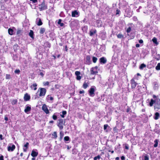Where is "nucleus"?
Segmentation results:
<instances>
[{"label":"nucleus","instance_id":"nucleus-1","mask_svg":"<svg viewBox=\"0 0 160 160\" xmlns=\"http://www.w3.org/2000/svg\"><path fill=\"white\" fill-rule=\"evenodd\" d=\"M38 8L40 11L46 10L48 9L47 5L46 4L45 1H43L39 5Z\"/></svg>","mask_w":160,"mask_h":160},{"label":"nucleus","instance_id":"nucleus-2","mask_svg":"<svg viewBox=\"0 0 160 160\" xmlns=\"http://www.w3.org/2000/svg\"><path fill=\"white\" fill-rule=\"evenodd\" d=\"M40 91L39 96L40 97L44 96L46 92V90L45 88H39L38 90V91Z\"/></svg>","mask_w":160,"mask_h":160},{"label":"nucleus","instance_id":"nucleus-3","mask_svg":"<svg viewBox=\"0 0 160 160\" xmlns=\"http://www.w3.org/2000/svg\"><path fill=\"white\" fill-rule=\"evenodd\" d=\"M64 123L65 122H64L63 119H61L59 120V122L58 123V126L59 127L60 129L62 130L63 129V125L64 124Z\"/></svg>","mask_w":160,"mask_h":160},{"label":"nucleus","instance_id":"nucleus-4","mask_svg":"<svg viewBox=\"0 0 160 160\" xmlns=\"http://www.w3.org/2000/svg\"><path fill=\"white\" fill-rule=\"evenodd\" d=\"M88 91L90 96L93 97L94 96L95 88L94 87H92Z\"/></svg>","mask_w":160,"mask_h":160},{"label":"nucleus","instance_id":"nucleus-5","mask_svg":"<svg viewBox=\"0 0 160 160\" xmlns=\"http://www.w3.org/2000/svg\"><path fill=\"white\" fill-rule=\"evenodd\" d=\"M79 15V13L77 10L72 11V16L73 17H78Z\"/></svg>","mask_w":160,"mask_h":160},{"label":"nucleus","instance_id":"nucleus-6","mask_svg":"<svg viewBox=\"0 0 160 160\" xmlns=\"http://www.w3.org/2000/svg\"><path fill=\"white\" fill-rule=\"evenodd\" d=\"M42 110L46 113L49 114V112L47 106L45 104L43 105L42 107Z\"/></svg>","mask_w":160,"mask_h":160},{"label":"nucleus","instance_id":"nucleus-7","mask_svg":"<svg viewBox=\"0 0 160 160\" xmlns=\"http://www.w3.org/2000/svg\"><path fill=\"white\" fill-rule=\"evenodd\" d=\"M79 22L77 20H74L71 22V26L72 27L77 26L78 25Z\"/></svg>","mask_w":160,"mask_h":160},{"label":"nucleus","instance_id":"nucleus-8","mask_svg":"<svg viewBox=\"0 0 160 160\" xmlns=\"http://www.w3.org/2000/svg\"><path fill=\"white\" fill-rule=\"evenodd\" d=\"M100 62L101 64H104L107 62V59L104 57H102L99 59Z\"/></svg>","mask_w":160,"mask_h":160},{"label":"nucleus","instance_id":"nucleus-9","mask_svg":"<svg viewBox=\"0 0 160 160\" xmlns=\"http://www.w3.org/2000/svg\"><path fill=\"white\" fill-rule=\"evenodd\" d=\"M30 99V96L28 93H26L24 97V99L25 101H29Z\"/></svg>","mask_w":160,"mask_h":160},{"label":"nucleus","instance_id":"nucleus-10","mask_svg":"<svg viewBox=\"0 0 160 160\" xmlns=\"http://www.w3.org/2000/svg\"><path fill=\"white\" fill-rule=\"evenodd\" d=\"M15 148V146L12 145V146H9L8 148V151H13Z\"/></svg>","mask_w":160,"mask_h":160},{"label":"nucleus","instance_id":"nucleus-11","mask_svg":"<svg viewBox=\"0 0 160 160\" xmlns=\"http://www.w3.org/2000/svg\"><path fill=\"white\" fill-rule=\"evenodd\" d=\"M86 64H90L91 63V58L90 56H87L86 57Z\"/></svg>","mask_w":160,"mask_h":160},{"label":"nucleus","instance_id":"nucleus-12","mask_svg":"<svg viewBox=\"0 0 160 160\" xmlns=\"http://www.w3.org/2000/svg\"><path fill=\"white\" fill-rule=\"evenodd\" d=\"M29 144V143L27 142L24 145L23 148V151L24 152H26L27 151V149L28 148Z\"/></svg>","mask_w":160,"mask_h":160},{"label":"nucleus","instance_id":"nucleus-13","mask_svg":"<svg viewBox=\"0 0 160 160\" xmlns=\"http://www.w3.org/2000/svg\"><path fill=\"white\" fill-rule=\"evenodd\" d=\"M131 87L132 88H135L137 84V83L133 79L131 80Z\"/></svg>","mask_w":160,"mask_h":160},{"label":"nucleus","instance_id":"nucleus-14","mask_svg":"<svg viewBox=\"0 0 160 160\" xmlns=\"http://www.w3.org/2000/svg\"><path fill=\"white\" fill-rule=\"evenodd\" d=\"M36 23L38 26H41L42 25V23L41 19L40 18H37L36 20Z\"/></svg>","mask_w":160,"mask_h":160},{"label":"nucleus","instance_id":"nucleus-15","mask_svg":"<svg viewBox=\"0 0 160 160\" xmlns=\"http://www.w3.org/2000/svg\"><path fill=\"white\" fill-rule=\"evenodd\" d=\"M91 74V75H95L98 73L97 70L94 69L93 68H91L90 70Z\"/></svg>","mask_w":160,"mask_h":160},{"label":"nucleus","instance_id":"nucleus-16","mask_svg":"<svg viewBox=\"0 0 160 160\" xmlns=\"http://www.w3.org/2000/svg\"><path fill=\"white\" fill-rule=\"evenodd\" d=\"M31 110V107L30 106L27 105L24 109V112H25L27 113L28 112L30 111Z\"/></svg>","mask_w":160,"mask_h":160},{"label":"nucleus","instance_id":"nucleus-17","mask_svg":"<svg viewBox=\"0 0 160 160\" xmlns=\"http://www.w3.org/2000/svg\"><path fill=\"white\" fill-rule=\"evenodd\" d=\"M37 84L36 83H34L31 86L30 88L31 89L36 90L37 89Z\"/></svg>","mask_w":160,"mask_h":160},{"label":"nucleus","instance_id":"nucleus-18","mask_svg":"<svg viewBox=\"0 0 160 160\" xmlns=\"http://www.w3.org/2000/svg\"><path fill=\"white\" fill-rule=\"evenodd\" d=\"M97 31L95 29H91L89 32V34L91 36H92L93 35L96 33Z\"/></svg>","mask_w":160,"mask_h":160},{"label":"nucleus","instance_id":"nucleus-19","mask_svg":"<svg viewBox=\"0 0 160 160\" xmlns=\"http://www.w3.org/2000/svg\"><path fill=\"white\" fill-rule=\"evenodd\" d=\"M38 155V152H35L34 150H32L31 154V156L33 157H36Z\"/></svg>","mask_w":160,"mask_h":160},{"label":"nucleus","instance_id":"nucleus-20","mask_svg":"<svg viewBox=\"0 0 160 160\" xmlns=\"http://www.w3.org/2000/svg\"><path fill=\"white\" fill-rule=\"evenodd\" d=\"M96 22L97 27H100L102 26V23L101 21L100 20H97Z\"/></svg>","mask_w":160,"mask_h":160},{"label":"nucleus","instance_id":"nucleus-21","mask_svg":"<svg viewBox=\"0 0 160 160\" xmlns=\"http://www.w3.org/2000/svg\"><path fill=\"white\" fill-rule=\"evenodd\" d=\"M155 104L156 105L160 106V99L159 98H157L155 100Z\"/></svg>","mask_w":160,"mask_h":160},{"label":"nucleus","instance_id":"nucleus-22","mask_svg":"<svg viewBox=\"0 0 160 160\" xmlns=\"http://www.w3.org/2000/svg\"><path fill=\"white\" fill-rule=\"evenodd\" d=\"M64 140L66 143H68V142H66L67 141L70 142V139L69 137L68 136L65 137L64 138Z\"/></svg>","mask_w":160,"mask_h":160},{"label":"nucleus","instance_id":"nucleus-23","mask_svg":"<svg viewBox=\"0 0 160 160\" xmlns=\"http://www.w3.org/2000/svg\"><path fill=\"white\" fill-rule=\"evenodd\" d=\"M159 117V114L158 112H157L155 114V116L154 117V118L155 120H157L158 119Z\"/></svg>","mask_w":160,"mask_h":160},{"label":"nucleus","instance_id":"nucleus-24","mask_svg":"<svg viewBox=\"0 0 160 160\" xmlns=\"http://www.w3.org/2000/svg\"><path fill=\"white\" fill-rule=\"evenodd\" d=\"M155 100H153L152 99H151L150 100V102L149 103L150 106L152 107L153 106V104L155 103Z\"/></svg>","mask_w":160,"mask_h":160},{"label":"nucleus","instance_id":"nucleus-25","mask_svg":"<svg viewBox=\"0 0 160 160\" xmlns=\"http://www.w3.org/2000/svg\"><path fill=\"white\" fill-rule=\"evenodd\" d=\"M52 136L53 138L56 139L58 137L57 132H54L52 134Z\"/></svg>","mask_w":160,"mask_h":160},{"label":"nucleus","instance_id":"nucleus-26","mask_svg":"<svg viewBox=\"0 0 160 160\" xmlns=\"http://www.w3.org/2000/svg\"><path fill=\"white\" fill-rule=\"evenodd\" d=\"M158 84L157 82H155L154 86L153 87V88L155 90H157L158 89Z\"/></svg>","mask_w":160,"mask_h":160},{"label":"nucleus","instance_id":"nucleus-27","mask_svg":"<svg viewBox=\"0 0 160 160\" xmlns=\"http://www.w3.org/2000/svg\"><path fill=\"white\" fill-rule=\"evenodd\" d=\"M62 20L59 19L58 22V24L60 25L61 27H63L64 25V24L63 23H61Z\"/></svg>","mask_w":160,"mask_h":160},{"label":"nucleus","instance_id":"nucleus-28","mask_svg":"<svg viewBox=\"0 0 160 160\" xmlns=\"http://www.w3.org/2000/svg\"><path fill=\"white\" fill-rule=\"evenodd\" d=\"M13 30L10 28L8 29V33L10 35H12L13 34Z\"/></svg>","mask_w":160,"mask_h":160},{"label":"nucleus","instance_id":"nucleus-29","mask_svg":"<svg viewBox=\"0 0 160 160\" xmlns=\"http://www.w3.org/2000/svg\"><path fill=\"white\" fill-rule=\"evenodd\" d=\"M146 67V65L144 63L142 64L139 67V69H142Z\"/></svg>","mask_w":160,"mask_h":160},{"label":"nucleus","instance_id":"nucleus-30","mask_svg":"<svg viewBox=\"0 0 160 160\" xmlns=\"http://www.w3.org/2000/svg\"><path fill=\"white\" fill-rule=\"evenodd\" d=\"M47 99L48 100H50L51 101H52L53 100V98L50 96L49 95H48L47 96Z\"/></svg>","mask_w":160,"mask_h":160},{"label":"nucleus","instance_id":"nucleus-31","mask_svg":"<svg viewBox=\"0 0 160 160\" xmlns=\"http://www.w3.org/2000/svg\"><path fill=\"white\" fill-rule=\"evenodd\" d=\"M33 32L32 30H30V32L29 33V36L32 38H33Z\"/></svg>","mask_w":160,"mask_h":160},{"label":"nucleus","instance_id":"nucleus-32","mask_svg":"<svg viewBox=\"0 0 160 160\" xmlns=\"http://www.w3.org/2000/svg\"><path fill=\"white\" fill-rule=\"evenodd\" d=\"M62 114L61 115V116L62 118H64L65 117L64 115L66 114H67V112L66 111H63L62 112Z\"/></svg>","mask_w":160,"mask_h":160},{"label":"nucleus","instance_id":"nucleus-33","mask_svg":"<svg viewBox=\"0 0 160 160\" xmlns=\"http://www.w3.org/2000/svg\"><path fill=\"white\" fill-rule=\"evenodd\" d=\"M60 140H61L63 137L64 136V134L62 132H60Z\"/></svg>","mask_w":160,"mask_h":160},{"label":"nucleus","instance_id":"nucleus-34","mask_svg":"<svg viewBox=\"0 0 160 160\" xmlns=\"http://www.w3.org/2000/svg\"><path fill=\"white\" fill-rule=\"evenodd\" d=\"M152 40L153 43H156V44L158 43V42H157V39L156 38L154 37L152 38Z\"/></svg>","mask_w":160,"mask_h":160},{"label":"nucleus","instance_id":"nucleus-35","mask_svg":"<svg viewBox=\"0 0 160 160\" xmlns=\"http://www.w3.org/2000/svg\"><path fill=\"white\" fill-rule=\"evenodd\" d=\"M155 68L157 70H160V63H159L156 66Z\"/></svg>","mask_w":160,"mask_h":160},{"label":"nucleus","instance_id":"nucleus-36","mask_svg":"<svg viewBox=\"0 0 160 160\" xmlns=\"http://www.w3.org/2000/svg\"><path fill=\"white\" fill-rule=\"evenodd\" d=\"M45 31V29L44 28H41L40 29V33L41 34H43Z\"/></svg>","mask_w":160,"mask_h":160},{"label":"nucleus","instance_id":"nucleus-37","mask_svg":"<svg viewBox=\"0 0 160 160\" xmlns=\"http://www.w3.org/2000/svg\"><path fill=\"white\" fill-rule=\"evenodd\" d=\"M97 60H98V59L97 58L94 57H93L92 61L94 63H96V62Z\"/></svg>","mask_w":160,"mask_h":160},{"label":"nucleus","instance_id":"nucleus-38","mask_svg":"<svg viewBox=\"0 0 160 160\" xmlns=\"http://www.w3.org/2000/svg\"><path fill=\"white\" fill-rule=\"evenodd\" d=\"M21 30H18L17 32V34L18 36H19L20 35H21Z\"/></svg>","mask_w":160,"mask_h":160},{"label":"nucleus","instance_id":"nucleus-39","mask_svg":"<svg viewBox=\"0 0 160 160\" xmlns=\"http://www.w3.org/2000/svg\"><path fill=\"white\" fill-rule=\"evenodd\" d=\"M88 84L86 82H84L83 85V87L85 89L86 88L88 87Z\"/></svg>","mask_w":160,"mask_h":160},{"label":"nucleus","instance_id":"nucleus-40","mask_svg":"<svg viewBox=\"0 0 160 160\" xmlns=\"http://www.w3.org/2000/svg\"><path fill=\"white\" fill-rule=\"evenodd\" d=\"M155 58L157 60H159L160 59V55L159 54H157L156 57Z\"/></svg>","mask_w":160,"mask_h":160},{"label":"nucleus","instance_id":"nucleus-41","mask_svg":"<svg viewBox=\"0 0 160 160\" xmlns=\"http://www.w3.org/2000/svg\"><path fill=\"white\" fill-rule=\"evenodd\" d=\"M144 160H149V158L148 156L146 155L144 156Z\"/></svg>","mask_w":160,"mask_h":160},{"label":"nucleus","instance_id":"nucleus-42","mask_svg":"<svg viewBox=\"0 0 160 160\" xmlns=\"http://www.w3.org/2000/svg\"><path fill=\"white\" fill-rule=\"evenodd\" d=\"M52 118L53 120H56L57 119V117L54 114L52 116Z\"/></svg>","mask_w":160,"mask_h":160},{"label":"nucleus","instance_id":"nucleus-43","mask_svg":"<svg viewBox=\"0 0 160 160\" xmlns=\"http://www.w3.org/2000/svg\"><path fill=\"white\" fill-rule=\"evenodd\" d=\"M100 158H101L100 156L99 155H98L97 156L95 157L94 158V160H97V159H100Z\"/></svg>","mask_w":160,"mask_h":160},{"label":"nucleus","instance_id":"nucleus-44","mask_svg":"<svg viewBox=\"0 0 160 160\" xmlns=\"http://www.w3.org/2000/svg\"><path fill=\"white\" fill-rule=\"evenodd\" d=\"M80 74V72L79 71H76L75 72V74L76 76L79 75Z\"/></svg>","mask_w":160,"mask_h":160},{"label":"nucleus","instance_id":"nucleus-45","mask_svg":"<svg viewBox=\"0 0 160 160\" xmlns=\"http://www.w3.org/2000/svg\"><path fill=\"white\" fill-rule=\"evenodd\" d=\"M14 72L15 73L19 74L20 72V71L19 69H16L15 71Z\"/></svg>","mask_w":160,"mask_h":160},{"label":"nucleus","instance_id":"nucleus-46","mask_svg":"<svg viewBox=\"0 0 160 160\" xmlns=\"http://www.w3.org/2000/svg\"><path fill=\"white\" fill-rule=\"evenodd\" d=\"M131 30V28L130 27H129L127 30V33H129L130 32Z\"/></svg>","mask_w":160,"mask_h":160},{"label":"nucleus","instance_id":"nucleus-47","mask_svg":"<svg viewBox=\"0 0 160 160\" xmlns=\"http://www.w3.org/2000/svg\"><path fill=\"white\" fill-rule=\"evenodd\" d=\"M108 127V124H105L104 125V127H103V129H104V130H106Z\"/></svg>","mask_w":160,"mask_h":160},{"label":"nucleus","instance_id":"nucleus-48","mask_svg":"<svg viewBox=\"0 0 160 160\" xmlns=\"http://www.w3.org/2000/svg\"><path fill=\"white\" fill-rule=\"evenodd\" d=\"M10 78V75L9 74H7L6 75V79H9Z\"/></svg>","mask_w":160,"mask_h":160},{"label":"nucleus","instance_id":"nucleus-49","mask_svg":"<svg viewBox=\"0 0 160 160\" xmlns=\"http://www.w3.org/2000/svg\"><path fill=\"white\" fill-rule=\"evenodd\" d=\"M117 37L118 38H122L123 37V36L121 34H118L117 35Z\"/></svg>","mask_w":160,"mask_h":160},{"label":"nucleus","instance_id":"nucleus-50","mask_svg":"<svg viewBox=\"0 0 160 160\" xmlns=\"http://www.w3.org/2000/svg\"><path fill=\"white\" fill-rule=\"evenodd\" d=\"M81 77L79 75L77 76L76 79L78 80H80L81 79Z\"/></svg>","mask_w":160,"mask_h":160},{"label":"nucleus","instance_id":"nucleus-51","mask_svg":"<svg viewBox=\"0 0 160 160\" xmlns=\"http://www.w3.org/2000/svg\"><path fill=\"white\" fill-rule=\"evenodd\" d=\"M17 102V100H13L12 101V104H15Z\"/></svg>","mask_w":160,"mask_h":160},{"label":"nucleus","instance_id":"nucleus-52","mask_svg":"<svg viewBox=\"0 0 160 160\" xmlns=\"http://www.w3.org/2000/svg\"><path fill=\"white\" fill-rule=\"evenodd\" d=\"M120 12V11L118 9H117V10H116V15H117V14H119V13Z\"/></svg>","mask_w":160,"mask_h":160},{"label":"nucleus","instance_id":"nucleus-53","mask_svg":"<svg viewBox=\"0 0 160 160\" xmlns=\"http://www.w3.org/2000/svg\"><path fill=\"white\" fill-rule=\"evenodd\" d=\"M154 142L155 144L158 145V140L157 139L155 140L154 141Z\"/></svg>","mask_w":160,"mask_h":160},{"label":"nucleus","instance_id":"nucleus-54","mask_svg":"<svg viewBox=\"0 0 160 160\" xmlns=\"http://www.w3.org/2000/svg\"><path fill=\"white\" fill-rule=\"evenodd\" d=\"M0 160H4L3 156L2 155L0 156Z\"/></svg>","mask_w":160,"mask_h":160},{"label":"nucleus","instance_id":"nucleus-55","mask_svg":"<svg viewBox=\"0 0 160 160\" xmlns=\"http://www.w3.org/2000/svg\"><path fill=\"white\" fill-rule=\"evenodd\" d=\"M49 84V82H46L44 83V85L45 86L48 85Z\"/></svg>","mask_w":160,"mask_h":160},{"label":"nucleus","instance_id":"nucleus-56","mask_svg":"<svg viewBox=\"0 0 160 160\" xmlns=\"http://www.w3.org/2000/svg\"><path fill=\"white\" fill-rule=\"evenodd\" d=\"M0 139L1 140H2L4 139V138H3V136L2 134H0Z\"/></svg>","mask_w":160,"mask_h":160},{"label":"nucleus","instance_id":"nucleus-57","mask_svg":"<svg viewBox=\"0 0 160 160\" xmlns=\"http://www.w3.org/2000/svg\"><path fill=\"white\" fill-rule=\"evenodd\" d=\"M121 159L122 160H125V157L124 156H122L121 157Z\"/></svg>","mask_w":160,"mask_h":160},{"label":"nucleus","instance_id":"nucleus-58","mask_svg":"<svg viewBox=\"0 0 160 160\" xmlns=\"http://www.w3.org/2000/svg\"><path fill=\"white\" fill-rule=\"evenodd\" d=\"M40 75H41L42 77H43L44 74L43 73V72H41L40 73Z\"/></svg>","mask_w":160,"mask_h":160},{"label":"nucleus","instance_id":"nucleus-59","mask_svg":"<svg viewBox=\"0 0 160 160\" xmlns=\"http://www.w3.org/2000/svg\"><path fill=\"white\" fill-rule=\"evenodd\" d=\"M139 42L140 43H143V41L142 39H140L139 40Z\"/></svg>","mask_w":160,"mask_h":160},{"label":"nucleus","instance_id":"nucleus-60","mask_svg":"<svg viewBox=\"0 0 160 160\" xmlns=\"http://www.w3.org/2000/svg\"><path fill=\"white\" fill-rule=\"evenodd\" d=\"M31 1H32L34 3H36L37 2V0H30Z\"/></svg>","mask_w":160,"mask_h":160},{"label":"nucleus","instance_id":"nucleus-61","mask_svg":"<svg viewBox=\"0 0 160 160\" xmlns=\"http://www.w3.org/2000/svg\"><path fill=\"white\" fill-rule=\"evenodd\" d=\"M84 92V90H82V91H79V93L80 94H82V93H83Z\"/></svg>","mask_w":160,"mask_h":160},{"label":"nucleus","instance_id":"nucleus-62","mask_svg":"<svg viewBox=\"0 0 160 160\" xmlns=\"http://www.w3.org/2000/svg\"><path fill=\"white\" fill-rule=\"evenodd\" d=\"M94 68V69L96 70H97V69L98 68V67L97 66H95V67L94 68Z\"/></svg>","mask_w":160,"mask_h":160},{"label":"nucleus","instance_id":"nucleus-63","mask_svg":"<svg viewBox=\"0 0 160 160\" xmlns=\"http://www.w3.org/2000/svg\"><path fill=\"white\" fill-rule=\"evenodd\" d=\"M157 108L158 109H160V106H159V105H158V107H155V108Z\"/></svg>","mask_w":160,"mask_h":160},{"label":"nucleus","instance_id":"nucleus-64","mask_svg":"<svg viewBox=\"0 0 160 160\" xmlns=\"http://www.w3.org/2000/svg\"><path fill=\"white\" fill-rule=\"evenodd\" d=\"M136 47L137 48H138V47H140V45L139 44H137L136 45Z\"/></svg>","mask_w":160,"mask_h":160}]
</instances>
